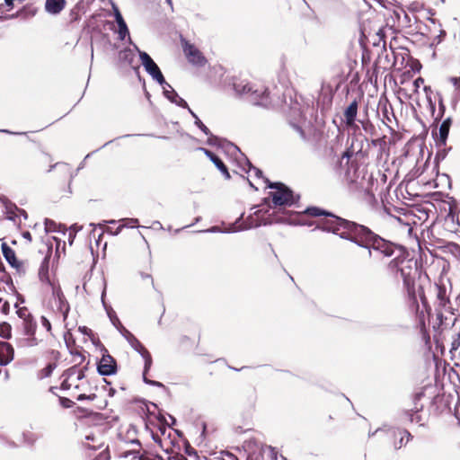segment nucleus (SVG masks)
<instances>
[{"mask_svg":"<svg viewBox=\"0 0 460 460\" xmlns=\"http://www.w3.org/2000/svg\"><path fill=\"white\" fill-rule=\"evenodd\" d=\"M358 113V103L356 101L352 102L344 112V117L346 119V123L348 125H352L355 122L356 116Z\"/></svg>","mask_w":460,"mask_h":460,"instance_id":"nucleus-20","label":"nucleus"},{"mask_svg":"<svg viewBox=\"0 0 460 460\" xmlns=\"http://www.w3.org/2000/svg\"><path fill=\"white\" fill-rule=\"evenodd\" d=\"M304 214L312 217L325 216V217L318 221L305 222L302 220H298L296 222L295 220H290L289 222L300 225H307L310 226L315 225L316 228H320L327 232H332L337 235H340L341 238L349 239L353 242L355 241V237L358 231H362V225H358L354 222L347 221L342 218L337 217L333 215L326 213L325 211L318 208H308L304 212Z\"/></svg>","mask_w":460,"mask_h":460,"instance_id":"nucleus-1","label":"nucleus"},{"mask_svg":"<svg viewBox=\"0 0 460 460\" xmlns=\"http://www.w3.org/2000/svg\"><path fill=\"white\" fill-rule=\"evenodd\" d=\"M182 48L189 62L199 66H204L206 64V58L193 44H190L188 41L183 40Z\"/></svg>","mask_w":460,"mask_h":460,"instance_id":"nucleus-11","label":"nucleus"},{"mask_svg":"<svg viewBox=\"0 0 460 460\" xmlns=\"http://www.w3.org/2000/svg\"><path fill=\"white\" fill-rule=\"evenodd\" d=\"M268 187L273 190L270 192V197L275 208L289 207L296 201L292 190L283 183H270Z\"/></svg>","mask_w":460,"mask_h":460,"instance_id":"nucleus-6","label":"nucleus"},{"mask_svg":"<svg viewBox=\"0 0 460 460\" xmlns=\"http://www.w3.org/2000/svg\"><path fill=\"white\" fill-rule=\"evenodd\" d=\"M115 20L119 25L125 24V21L118 8H114Z\"/></svg>","mask_w":460,"mask_h":460,"instance_id":"nucleus-33","label":"nucleus"},{"mask_svg":"<svg viewBox=\"0 0 460 460\" xmlns=\"http://www.w3.org/2000/svg\"><path fill=\"white\" fill-rule=\"evenodd\" d=\"M407 414L411 423H416L420 426L423 425L424 419L418 410L413 412H407Z\"/></svg>","mask_w":460,"mask_h":460,"instance_id":"nucleus-26","label":"nucleus"},{"mask_svg":"<svg viewBox=\"0 0 460 460\" xmlns=\"http://www.w3.org/2000/svg\"><path fill=\"white\" fill-rule=\"evenodd\" d=\"M58 228H60V226H58L56 222L50 219L45 220V230L46 232H56L60 231Z\"/></svg>","mask_w":460,"mask_h":460,"instance_id":"nucleus-29","label":"nucleus"},{"mask_svg":"<svg viewBox=\"0 0 460 460\" xmlns=\"http://www.w3.org/2000/svg\"><path fill=\"white\" fill-rule=\"evenodd\" d=\"M450 80L456 88L460 89V78L459 77H452Z\"/></svg>","mask_w":460,"mask_h":460,"instance_id":"nucleus-36","label":"nucleus"},{"mask_svg":"<svg viewBox=\"0 0 460 460\" xmlns=\"http://www.w3.org/2000/svg\"><path fill=\"white\" fill-rule=\"evenodd\" d=\"M81 230L80 226H77L76 225H74L71 226V231L75 234L77 231Z\"/></svg>","mask_w":460,"mask_h":460,"instance_id":"nucleus-39","label":"nucleus"},{"mask_svg":"<svg viewBox=\"0 0 460 460\" xmlns=\"http://www.w3.org/2000/svg\"><path fill=\"white\" fill-rule=\"evenodd\" d=\"M460 331L454 336L452 342H451V348H450V353L453 358H457L458 352L460 350Z\"/></svg>","mask_w":460,"mask_h":460,"instance_id":"nucleus-23","label":"nucleus"},{"mask_svg":"<svg viewBox=\"0 0 460 460\" xmlns=\"http://www.w3.org/2000/svg\"><path fill=\"white\" fill-rule=\"evenodd\" d=\"M449 127H450L449 120L443 121L439 127V138L443 143H445V141L448 136Z\"/></svg>","mask_w":460,"mask_h":460,"instance_id":"nucleus-24","label":"nucleus"},{"mask_svg":"<svg viewBox=\"0 0 460 460\" xmlns=\"http://www.w3.org/2000/svg\"><path fill=\"white\" fill-rule=\"evenodd\" d=\"M22 236H23V238H25L26 240H28V241H31V234H30L29 232H24V233L22 234Z\"/></svg>","mask_w":460,"mask_h":460,"instance_id":"nucleus-38","label":"nucleus"},{"mask_svg":"<svg viewBox=\"0 0 460 460\" xmlns=\"http://www.w3.org/2000/svg\"><path fill=\"white\" fill-rule=\"evenodd\" d=\"M139 58L145 70L152 76L154 80H155L160 85L166 84L160 68L147 53L139 51Z\"/></svg>","mask_w":460,"mask_h":460,"instance_id":"nucleus-10","label":"nucleus"},{"mask_svg":"<svg viewBox=\"0 0 460 460\" xmlns=\"http://www.w3.org/2000/svg\"><path fill=\"white\" fill-rule=\"evenodd\" d=\"M424 84V79L422 77H418L414 80L413 85V93H418L420 87Z\"/></svg>","mask_w":460,"mask_h":460,"instance_id":"nucleus-32","label":"nucleus"},{"mask_svg":"<svg viewBox=\"0 0 460 460\" xmlns=\"http://www.w3.org/2000/svg\"><path fill=\"white\" fill-rule=\"evenodd\" d=\"M66 6V0H46L45 10L50 14L60 13Z\"/></svg>","mask_w":460,"mask_h":460,"instance_id":"nucleus-19","label":"nucleus"},{"mask_svg":"<svg viewBox=\"0 0 460 460\" xmlns=\"http://www.w3.org/2000/svg\"><path fill=\"white\" fill-rule=\"evenodd\" d=\"M86 439H87V440H89V439L93 440V438H92L91 436H86Z\"/></svg>","mask_w":460,"mask_h":460,"instance_id":"nucleus-47","label":"nucleus"},{"mask_svg":"<svg viewBox=\"0 0 460 460\" xmlns=\"http://www.w3.org/2000/svg\"><path fill=\"white\" fill-rule=\"evenodd\" d=\"M189 112L191 114V116L195 119V125L198 126L207 136H210L209 129L202 123V121L199 119V117L191 111V109H189Z\"/></svg>","mask_w":460,"mask_h":460,"instance_id":"nucleus-28","label":"nucleus"},{"mask_svg":"<svg viewBox=\"0 0 460 460\" xmlns=\"http://www.w3.org/2000/svg\"><path fill=\"white\" fill-rule=\"evenodd\" d=\"M13 358L12 346L4 341H0V365H7Z\"/></svg>","mask_w":460,"mask_h":460,"instance_id":"nucleus-16","label":"nucleus"},{"mask_svg":"<svg viewBox=\"0 0 460 460\" xmlns=\"http://www.w3.org/2000/svg\"><path fill=\"white\" fill-rule=\"evenodd\" d=\"M163 86V89H164V93L165 95V97L170 100L172 102L175 103L176 105L180 106V107H182V108H186V109H190L189 106H188V103L186 102L185 100H183L181 97H180L178 95V93L173 90V88L168 84H164Z\"/></svg>","mask_w":460,"mask_h":460,"instance_id":"nucleus-15","label":"nucleus"},{"mask_svg":"<svg viewBox=\"0 0 460 460\" xmlns=\"http://www.w3.org/2000/svg\"><path fill=\"white\" fill-rule=\"evenodd\" d=\"M388 270L395 278L398 276L402 278L408 296L414 303H417L418 297L421 300L423 299L422 288L420 287L416 288L415 286V279L419 275L416 261L396 257L390 261Z\"/></svg>","mask_w":460,"mask_h":460,"instance_id":"nucleus-2","label":"nucleus"},{"mask_svg":"<svg viewBox=\"0 0 460 460\" xmlns=\"http://www.w3.org/2000/svg\"><path fill=\"white\" fill-rule=\"evenodd\" d=\"M139 460H147V459L141 456V457H139Z\"/></svg>","mask_w":460,"mask_h":460,"instance_id":"nucleus-49","label":"nucleus"},{"mask_svg":"<svg viewBox=\"0 0 460 460\" xmlns=\"http://www.w3.org/2000/svg\"><path fill=\"white\" fill-rule=\"evenodd\" d=\"M261 207H263V206L261 205V206L253 207L252 208V210H254L253 214L250 215L247 217L245 225L243 226H234L232 231L234 232V231H239V230H244V229L257 227L261 225L271 224L273 222V220L264 217V213L268 212V209L264 210V208H261Z\"/></svg>","mask_w":460,"mask_h":460,"instance_id":"nucleus-8","label":"nucleus"},{"mask_svg":"<svg viewBox=\"0 0 460 460\" xmlns=\"http://www.w3.org/2000/svg\"><path fill=\"white\" fill-rule=\"evenodd\" d=\"M5 215L6 218L11 221H16V218L22 215L25 217V212L23 210L19 209L15 205L13 204H6L5 205Z\"/></svg>","mask_w":460,"mask_h":460,"instance_id":"nucleus-21","label":"nucleus"},{"mask_svg":"<svg viewBox=\"0 0 460 460\" xmlns=\"http://www.w3.org/2000/svg\"><path fill=\"white\" fill-rule=\"evenodd\" d=\"M277 221H282V222H285V221H287V220H286V219H283V218H279V219H277Z\"/></svg>","mask_w":460,"mask_h":460,"instance_id":"nucleus-48","label":"nucleus"},{"mask_svg":"<svg viewBox=\"0 0 460 460\" xmlns=\"http://www.w3.org/2000/svg\"><path fill=\"white\" fill-rule=\"evenodd\" d=\"M118 35L120 40H124L125 38L129 35V31L126 23L119 25Z\"/></svg>","mask_w":460,"mask_h":460,"instance_id":"nucleus-30","label":"nucleus"},{"mask_svg":"<svg viewBox=\"0 0 460 460\" xmlns=\"http://www.w3.org/2000/svg\"><path fill=\"white\" fill-rule=\"evenodd\" d=\"M91 58H93V45H91Z\"/></svg>","mask_w":460,"mask_h":460,"instance_id":"nucleus-44","label":"nucleus"},{"mask_svg":"<svg viewBox=\"0 0 460 460\" xmlns=\"http://www.w3.org/2000/svg\"><path fill=\"white\" fill-rule=\"evenodd\" d=\"M2 302V299L0 298V303Z\"/></svg>","mask_w":460,"mask_h":460,"instance_id":"nucleus-50","label":"nucleus"},{"mask_svg":"<svg viewBox=\"0 0 460 460\" xmlns=\"http://www.w3.org/2000/svg\"><path fill=\"white\" fill-rule=\"evenodd\" d=\"M75 236V234L70 232L69 234V243L72 244L73 243V241H74V238Z\"/></svg>","mask_w":460,"mask_h":460,"instance_id":"nucleus-40","label":"nucleus"},{"mask_svg":"<svg viewBox=\"0 0 460 460\" xmlns=\"http://www.w3.org/2000/svg\"><path fill=\"white\" fill-rule=\"evenodd\" d=\"M205 155L211 160V162L217 166V168L223 173V175L226 177V179H230V174L227 170V167L225 165V164L219 159L217 155H215L211 151L200 148Z\"/></svg>","mask_w":460,"mask_h":460,"instance_id":"nucleus-17","label":"nucleus"},{"mask_svg":"<svg viewBox=\"0 0 460 460\" xmlns=\"http://www.w3.org/2000/svg\"><path fill=\"white\" fill-rule=\"evenodd\" d=\"M0 335L4 338H9L11 335V328L7 323L0 324Z\"/></svg>","mask_w":460,"mask_h":460,"instance_id":"nucleus-31","label":"nucleus"},{"mask_svg":"<svg viewBox=\"0 0 460 460\" xmlns=\"http://www.w3.org/2000/svg\"><path fill=\"white\" fill-rule=\"evenodd\" d=\"M39 278L41 283L43 284L45 290L51 292L55 301V305L57 306V310L62 315L63 321L65 323V327L68 331H70L72 327H70L69 323L66 322L67 314L70 310L69 304L66 301L60 286L50 279L48 266L45 265V263H42V265L40 268Z\"/></svg>","mask_w":460,"mask_h":460,"instance_id":"nucleus-3","label":"nucleus"},{"mask_svg":"<svg viewBox=\"0 0 460 460\" xmlns=\"http://www.w3.org/2000/svg\"><path fill=\"white\" fill-rule=\"evenodd\" d=\"M83 288L88 295H93L97 291H101L102 300L103 301V297L106 291V283L105 279L102 277H95L90 279L87 282L84 283Z\"/></svg>","mask_w":460,"mask_h":460,"instance_id":"nucleus-13","label":"nucleus"},{"mask_svg":"<svg viewBox=\"0 0 460 460\" xmlns=\"http://www.w3.org/2000/svg\"><path fill=\"white\" fill-rule=\"evenodd\" d=\"M235 93L242 96H247L254 104L268 106L269 93L267 90L253 89L249 83L241 81L234 84Z\"/></svg>","mask_w":460,"mask_h":460,"instance_id":"nucleus-5","label":"nucleus"},{"mask_svg":"<svg viewBox=\"0 0 460 460\" xmlns=\"http://www.w3.org/2000/svg\"><path fill=\"white\" fill-rule=\"evenodd\" d=\"M249 183H250V185H251L252 188H254L255 190H258V187H256V186L254 185V183H253L251 180H249Z\"/></svg>","mask_w":460,"mask_h":460,"instance_id":"nucleus-41","label":"nucleus"},{"mask_svg":"<svg viewBox=\"0 0 460 460\" xmlns=\"http://www.w3.org/2000/svg\"><path fill=\"white\" fill-rule=\"evenodd\" d=\"M229 151L235 152L238 156H236V160L240 164V166L242 169L250 173V177H256L259 181H261L268 185L270 183L267 178H264L262 176V172L252 165V164L249 162V160L240 152L239 148L236 146L231 145L229 147Z\"/></svg>","mask_w":460,"mask_h":460,"instance_id":"nucleus-9","label":"nucleus"},{"mask_svg":"<svg viewBox=\"0 0 460 460\" xmlns=\"http://www.w3.org/2000/svg\"><path fill=\"white\" fill-rule=\"evenodd\" d=\"M64 377L61 384L62 389H70L72 386L77 388V382L84 377V373L82 369L71 367L64 374Z\"/></svg>","mask_w":460,"mask_h":460,"instance_id":"nucleus-12","label":"nucleus"},{"mask_svg":"<svg viewBox=\"0 0 460 460\" xmlns=\"http://www.w3.org/2000/svg\"><path fill=\"white\" fill-rule=\"evenodd\" d=\"M165 1H166V3H167L170 6H172V0H165Z\"/></svg>","mask_w":460,"mask_h":460,"instance_id":"nucleus-45","label":"nucleus"},{"mask_svg":"<svg viewBox=\"0 0 460 460\" xmlns=\"http://www.w3.org/2000/svg\"><path fill=\"white\" fill-rule=\"evenodd\" d=\"M1 310L4 314H7V312L9 311V304L7 302H4L2 305Z\"/></svg>","mask_w":460,"mask_h":460,"instance_id":"nucleus-37","label":"nucleus"},{"mask_svg":"<svg viewBox=\"0 0 460 460\" xmlns=\"http://www.w3.org/2000/svg\"><path fill=\"white\" fill-rule=\"evenodd\" d=\"M123 336L128 340L131 347L136 349L140 355L143 357L145 360V367H144V372H143V378L145 383L151 384L153 385L156 386H162V384L156 381H150L146 378V374L149 371L151 366H152V358L150 353L145 349V347L134 337V335L129 332L128 330L123 328V331L121 332Z\"/></svg>","mask_w":460,"mask_h":460,"instance_id":"nucleus-7","label":"nucleus"},{"mask_svg":"<svg viewBox=\"0 0 460 460\" xmlns=\"http://www.w3.org/2000/svg\"><path fill=\"white\" fill-rule=\"evenodd\" d=\"M98 372L102 376H111L116 373V361L110 355H103L98 363Z\"/></svg>","mask_w":460,"mask_h":460,"instance_id":"nucleus-14","label":"nucleus"},{"mask_svg":"<svg viewBox=\"0 0 460 460\" xmlns=\"http://www.w3.org/2000/svg\"><path fill=\"white\" fill-rule=\"evenodd\" d=\"M2 252L6 259V261L14 268L17 269V270H21L22 268V264L18 261L16 259L15 253L13 249H11L6 243L2 244Z\"/></svg>","mask_w":460,"mask_h":460,"instance_id":"nucleus-18","label":"nucleus"},{"mask_svg":"<svg viewBox=\"0 0 460 460\" xmlns=\"http://www.w3.org/2000/svg\"><path fill=\"white\" fill-rule=\"evenodd\" d=\"M17 313L21 318H23L27 322L28 332H32V326L31 323V315L28 313L27 309L21 308L17 311Z\"/></svg>","mask_w":460,"mask_h":460,"instance_id":"nucleus-27","label":"nucleus"},{"mask_svg":"<svg viewBox=\"0 0 460 460\" xmlns=\"http://www.w3.org/2000/svg\"><path fill=\"white\" fill-rule=\"evenodd\" d=\"M122 221H124L126 223L118 226L117 230L113 233L114 234H118L123 227H130V228L137 227L138 220L136 218H127V219H123Z\"/></svg>","mask_w":460,"mask_h":460,"instance_id":"nucleus-25","label":"nucleus"},{"mask_svg":"<svg viewBox=\"0 0 460 460\" xmlns=\"http://www.w3.org/2000/svg\"><path fill=\"white\" fill-rule=\"evenodd\" d=\"M355 243L366 247L371 255V250L383 254L385 257L392 256L394 252V245L375 234L370 229L362 226V231H358L355 237Z\"/></svg>","mask_w":460,"mask_h":460,"instance_id":"nucleus-4","label":"nucleus"},{"mask_svg":"<svg viewBox=\"0 0 460 460\" xmlns=\"http://www.w3.org/2000/svg\"><path fill=\"white\" fill-rule=\"evenodd\" d=\"M394 433L395 438H399V441L394 442V445L395 449L401 448L404 445L403 440L406 438L405 443H407L411 437V434L405 429H398L397 431H394Z\"/></svg>","mask_w":460,"mask_h":460,"instance_id":"nucleus-22","label":"nucleus"},{"mask_svg":"<svg viewBox=\"0 0 460 460\" xmlns=\"http://www.w3.org/2000/svg\"><path fill=\"white\" fill-rule=\"evenodd\" d=\"M424 91L426 93L429 92L430 91V86H424Z\"/></svg>","mask_w":460,"mask_h":460,"instance_id":"nucleus-43","label":"nucleus"},{"mask_svg":"<svg viewBox=\"0 0 460 460\" xmlns=\"http://www.w3.org/2000/svg\"><path fill=\"white\" fill-rule=\"evenodd\" d=\"M110 455L107 450H103L99 456L93 460H109Z\"/></svg>","mask_w":460,"mask_h":460,"instance_id":"nucleus-35","label":"nucleus"},{"mask_svg":"<svg viewBox=\"0 0 460 460\" xmlns=\"http://www.w3.org/2000/svg\"><path fill=\"white\" fill-rule=\"evenodd\" d=\"M217 227H212V228L207 230V232H217Z\"/></svg>","mask_w":460,"mask_h":460,"instance_id":"nucleus-42","label":"nucleus"},{"mask_svg":"<svg viewBox=\"0 0 460 460\" xmlns=\"http://www.w3.org/2000/svg\"><path fill=\"white\" fill-rule=\"evenodd\" d=\"M213 138H214V137H209V138H208V143H209V144H214V142H213V140H212Z\"/></svg>","mask_w":460,"mask_h":460,"instance_id":"nucleus-46","label":"nucleus"},{"mask_svg":"<svg viewBox=\"0 0 460 460\" xmlns=\"http://www.w3.org/2000/svg\"><path fill=\"white\" fill-rule=\"evenodd\" d=\"M40 323L42 324V326L48 331V332H50L51 330V324H50V322L49 321V319H47L45 316H41L40 318Z\"/></svg>","mask_w":460,"mask_h":460,"instance_id":"nucleus-34","label":"nucleus"}]
</instances>
